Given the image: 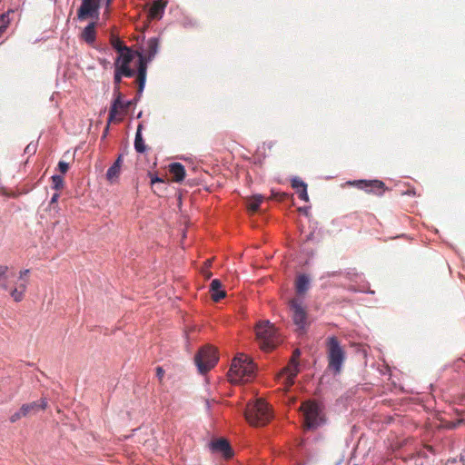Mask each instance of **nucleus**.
<instances>
[{
	"mask_svg": "<svg viewBox=\"0 0 465 465\" xmlns=\"http://www.w3.org/2000/svg\"><path fill=\"white\" fill-rule=\"evenodd\" d=\"M339 274H341V272H338V271L328 272H327V277H334V276H337Z\"/></svg>",
	"mask_w": 465,
	"mask_h": 465,
	"instance_id": "a18cd8bd",
	"label": "nucleus"
},
{
	"mask_svg": "<svg viewBox=\"0 0 465 465\" xmlns=\"http://www.w3.org/2000/svg\"><path fill=\"white\" fill-rule=\"evenodd\" d=\"M69 169V164L66 163V162H64V161H60L58 163V170L62 173H65Z\"/></svg>",
	"mask_w": 465,
	"mask_h": 465,
	"instance_id": "e433bc0d",
	"label": "nucleus"
},
{
	"mask_svg": "<svg viewBox=\"0 0 465 465\" xmlns=\"http://www.w3.org/2000/svg\"><path fill=\"white\" fill-rule=\"evenodd\" d=\"M8 278V267L5 265H0V288L5 291L9 289Z\"/></svg>",
	"mask_w": 465,
	"mask_h": 465,
	"instance_id": "393cba45",
	"label": "nucleus"
},
{
	"mask_svg": "<svg viewBox=\"0 0 465 465\" xmlns=\"http://www.w3.org/2000/svg\"><path fill=\"white\" fill-rule=\"evenodd\" d=\"M210 292L214 302H219L226 296L225 291L223 290L222 282L219 279H213L211 282Z\"/></svg>",
	"mask_w": 465,
	"mask_h": 465,
	"instance_id": "4468645a",
	"label": "nucleus"
},
{
	"mask_svg": "<svg viewBox=\"0 0 465 465\" xmlns=\"http://www.w3.org/2000/svg\"><path fill=\"white\" fill-rule=\"evenodd\" d=\"M304 421L308 430H316L325 423L322 407L315 401H308L303 405Z\"/></svg>",
	"mask_w": 465,
	"mask_h": 465,
	"instance_id": "423d86ee",
	"label": "nucleus"
},
{
	"mask_svg": "<svg viewBox=\"0 0 465 465\" xmlns=\"http://www.w3.org/2000/svg\"><path fill=\"white\" fill-rule=\"evenodd\" d=\"M255 371L253 361L241 354L233 359L228 375L232 383L246 382L254 377Z\"/></svg>",
	"mask_w": 465,
	"mask_h": 465,
	"instance_id": "f257e3e1",
	"label": "nucleus"
},
{
	"mask_svg": "<svg viewBox=\"0 0 465 465\" xmlns=\"http://www.w3.org/2000/svg\"><path fill=\"white\" fill-rule=\"evenodd\" d=\"M212 402H214V400H208V399L205 400V407L208 411H210V410H211Z\"/></svg>",
	"mask_w": 465,
	"mask_h": 465,
	"instance_id": "c03bdc74",
	"label": "nucleus"
},
{
	"mask_svg": "<svg viewBox=\"0 0 465 465\" xmlns=\"http://www.w3.org/2000/svg\"><path fill=\"white\" fill-rule=\"evenodd\" d=\"M29 273H30V270H28V269H25V270H23V271H20V272H19V279H20V280H23V281H24V282H25V283H26V281H25V278Z\"/></svg>",
	"mask_w": 465,
	"mask_h": 465,
	"instance_id": "58836bf2",
	"label": "nucleus"
},
{
	"mask_svg": "<svg viewBox=\"0 0 465 465\" xmlns=\"http://www.w3.org/2000/svg\"><path fill=\"white\" fill-rule=\"evenodd\" d=\"M147 62H148V59L145 58L143 54H140L139 60H138L137 71L135 72V74H137V77L146 78Z\"/></svg>",
	"mask_w": 465,
	"mask_h": 465,
	"instance_id": "b1692460",
	"label": "nucleus"
},
{
	"mask_svg": "<svg viewBox=\"0 0 465 465\" xmlns=\"http://www.w3.org/2000/svg\"><path fill=\"white\" fill-rule=\"evenodd\" d=\"M297 193L299 194V198L304 202L309 201V195L307 193V185L301 188V190L297 191Z\"/></svg>",
	"mask_w": 465,
	"mask_h": 465,
	"instance_id": "f704fd0d",
	"label": "nucleus"
},
{
	"mask_svg": "<svg viewBox=\"0 0 465 465\" xmlns=\"http://www.w3.org/2000/svg\"><path fill=\"white\" fill-rule=\"evenodd\" d=\"M290 309L293 323L299 331H304L307 326V312L305 309L295 299L290 302Z\"/></svg>",
	"mask_w": 465,
	"mask_h": 465,
	"instance_id": "1a4fd4ad",
	"label": "nucleus"
},
{
	"mask_svg": "<svg viewBox=\"0 0 465 465\" xmlns=\"http://www.w3.org/2000/svg\"><path fill=\"white\" fill-rule=\"evenodd\" d=\"M245 418L252 426H263L272 418V413L268 404L259 399L248 404Z\"/></svg>",
	"mask_w": 465,
	"mask_h": 465,
	"instance_id": "f03ea898",
	"label": "nucleus"
},
{
	"mask_svg": "<svg viewBox=\"0 0 465 465\" xmlns=\"http://www.w3.org/2000/svg\"><path fill=\"white\" fill-rule=\"evenodd\" d=\"M118 54L119 55L114 62V67L119 65H129L134 57V54L130 47Z\"/></svg>",
	"mask_w": 465,
	"mask_h": 465,
	"instance_id": "6ab92c4d",
	"label": "nucleus"
},
{
	"mask_svg": "<svg viewBox=\"0 0 465 465\" xmlns=\"http://www.w3.org/2000/svg\"><path fill=\"white\" fill-rule=\"evenodd\" d=\"M169 172L176 183H181L185 177L184 166L180 163H173L169 165Z\"/></svg>",
	"mask_w": 465,
	"mask_h": 465,
	"instance_id": "dca6fc26",
	"label": "nucleus"
},
{
	"mask_svg": "<svg viewBox=\"0 0 465 465\" xmlns=\"http://www.w3.org/2000/svg\"><path fill=\"white\" fill-rule=\"evenodd\" d=\"M95 25L96 23L90 22L82 31L81 37L87 44L92 45L94 43L96 39V32H95Z\"/></svg>",
	"mask_w": 465,
	"mask_h": 465,
	"instance_id": "f3484780",
	"label": "nucleus"
},
{
	"mask_svg": "<svg viewBox=\"0 0 465 465\" xmlns=\"http://www.w3.org/2000/svg\"><path fill=\"white\" fill-rule=\"evenodd\" d=\"M143 124H139L134 138V149L137 153H143L146 151V145L142 136Z\"/></svg>",
	"mask_w": 465,
	"mask_h": 465,
	"instance_id": "aec40b11",
	"label": "nucleus"
},
{
	"mask_svg": "<svg viewBox=\"0 0 465 465\" xmlns=\"http://www.w3.org/2000/svg\"><path fill=\"white\" fill-rule=\"evenodd\" d=\"M10 12L11 11H7L6 13L0 15V33H4L10 23Z\"/></svg>",
	"mask_w": 465,
	"mask_h": 465,
	"instance_id": "c85d7f7f",
	"label": "nucleus"
},
{
	"mask_svg": "<svg viewBox=\"0 0 465 465\" xmlns=\"http://www.w3.org/2000/svg\"><path fill=\"white\" fill-rule=\"evenodd\" d=\"M147 59L151 61L158 52L159 39L157 37H152L147 41Z\"/></svg>",
	"mask_w": 465,
	"mask_h": 465,
	"instance_id": "4be33fe9",
	"label": "nucleus"
},
{
	"mask_svg": "<svg viewBox=\"0 0 465 465\" xmlns=\"http://www.w3.org/2000/svg\"><path fill=\"white\" fill-rule=\"evenodd\" d=\"M218 361L217 352L211 346H204L194 356V362L200 373L204 374L215 366Z\"/></svg>",
	"mask_w": 465,
	"mask_h": 465,
	"instance_id": "0eeeda50",
	"label": "nucleus"
},
{
	"mask_svg": "<svg viewBox=\"0 0 465 465\" xmlns=\"http://www.w3.org/2000/svg\"><path fill=\"white\" fill-rule=\"evenodd\" d=\"M358 289H367L364 285L359 286Z\"/></svg>",
	"mask_w": 465,
	"mask_h": 465,
	"instance_id": "8fccbe9b",
	"label": "nucleus"
},
{
	"mask_svg": "<svg viewBox=\"0 0 465 465\" xmlns=\"http://www.w3.org/2000/svg\"><path fill=\"white\" fill-rule=\"evenodd\" d=\"M101 0H82L77 10V19L84 21L87 18L97 20L100 15Z\"/></svg>",
	"mask_w": 465,
	"mask_h": 465,
	"instance_id": "6e6552de",
	"label": "nucleus"
},
{
	"mask_svg": "<svg viewBox=\"0 0 465 465\" xmlns=\"http://www.w3.org/2000/svg\"><path fill=\"white\" fill-rule=\"evenodd\" d=\"M209 446L213 452H220L226 459H229L233 455V451L229 441L223 438L212 440Z\"/></svg>",
	"mask_w": 465,
	"mask_h": 465,
	"instance_id": "f8f14e48",
	"label": "nucleus"
},
{
	"mask_svg": "<svg viewBox=\"0 0 465 465\" xmlns=\"http://www.w3.org/2000/svg\"><path fill=\"white\" fill-rule=\"evenodd\" d=\"M121 167L117 166V164H112L107 172H106V179L110 183H114L115 180L118 179L120 175Z\"/></svg>",
	"mask_w": 465,
	"mask_h": 465,
	"instance_id": "a878e982",
	"label": "nucleus"
},
{
	"mask_svg": "<svg viewBox=\"0 0 465 465\" xmlns=\"http://www.w3.org/2000/svg\"><path fill=\"white\" fill-rule=\"evenodd\" d=\"M36 150H37V143L31 142L26 145L24 152L25 154H28L29 156H31L36 153Z\"/></svg>",
	"mask_w": 465,
	"mask_h": 465,
	"instance_id": "2f4dec72",
	"label": "nucleus"
},
{
	"mask_svg": "<svg viewBox=\"0 0 465 465\" xmlns=\"http://www.w3.org/2000/svg\"><path fill=\"white\" fill-rule=\"evenodd\" d=\"M112 122H109V119L107 120V124H106V127L104 128V132H103V134H102V137L101 139L102 140H105L107 134H108V132H109V127H110V124Z\"/></svg>",
	"mask_w": 465,
	"mask_h": 465,
	"instance_id": "ea45409f",
	"label": "nucleus"
},
{
	"mask_svg": "<svg viewBox=\"0 0 465 465\" xmlns=\"http://www.w3.org/2000/svg\"><path fill=\"white\" fill-rule=\"evenodd\" d=\"M163 183V180L157 175L151 176V183Z\"/></svg>",
	"mask_w": 465,
	"mask_h": 465,
	"instance_id": "a19ab883",
	"label": "nucleus"
},
{
	"mask_svg": "<svg viewBox=\"0 0 465 465\" xmlns=\"http://www.w3.org/2000/svg\"><path fill=\"white\" fill-rule=\"evenodd\" d=\"M166 3L163 0L153 1L150 10L149 15L152 19H161L163 15Z\"/></svg>",
	"mask_w": 465,
	"mask_h": 465,
	"instance_id": "2eb2a0df",
	"label": "nucleus"
},
{
	"mask_svg": "<svg viewBox=\"0 0 465 465\" xmlns=\"http://www.w3.org/2000/svg\"><path fill=\"white\" fill-rule=\"evenodd\" d=\"M26 416L25 414H22L21 413V408L15 411V413H13L11 416H10V421L11 422H16L17 420H19L22 417H25Z\"/></svg>",
	"mask_w": 465,
	"mask_h": 465,
	"instance_id": "c9c22d12",
	"label": "nucleus"
},
{
	"mask_svg": "<svg viewBox=\"0 0 465 465\" xmlns=\"http://www.w3.org/2000/svg\"><path fill=\"white\" fill-rule=\"evenodd\" d=\"M348 290L351 292H364V293H371V294L374 293V291H372L371 289H358V287L355 285L349 286Z\"/></svg>",
	"mask_w": 465,
	"mask_h": 465,
	"instance_id": "72a5a7b5",
	"label": "nucleus"
},
{
	"mask_svg": "<svg viewBox=\"0 0 465 465\" xmlns=\"http://www.w3.org/2000/svg\"><path fill=\"white\" fill-rule=\"evenodd\" d=\"M52 183H53V185H52L53 189H54L56 191L60 190L64 186L63 176H61L59 174H54L52 176Z\"/></svg>",
	"mask_w": 465,
	"mask_h": 465,
	"instance_id": "c756f323",
	"label": "nucleus"
},
{
	"mask_svg": "<svg viewBox=\"0 0 465 465\" xmlns=\"http://www.w3.org/2000/svg\"><path fill=\"white\" fill-rule=\"evenodd\" d=\"M256 337L264 351H271L277 345L279 338L273 324L269 321L260 322L256 325Z\"/></svg>",
	"mask_w": 465,
	"mask_h": 465,
	"instance_id": "7ed1b4c3",
	"label": "nucleus"
},
{
	"mask_svg": "<svg viewBox=\"0 0 465 465\" xmlns=\"http://www.w3.org/2000/svg\"><path fill=\"white\" fill-rule=\"evenodd\" d=\"M299 355H300V351L296 350L295 352H294L293 357L296 359V357H298Z\"/></svg>",
	"mask_w": 465,
	"mask_h": 465,
	"instance_id": "49530a36",
	"label": "nucleus"
},
{
	"mask_svg": "<svg viewBox=\"0 0 465 465\" xmlns=\"http://www.w3.org/2000/svg\"><path fill=\"white\" fill-rule=\"evenodd\" d=\"M138 88L137 94L134 98L131 100L124 101L123 94L118 92V95L112 102L110 110H109V122H113L115 119L118 109L127 110L130 106L135 105L141 99L142 94L145 87L146 78L138 77Z\"/></svg>",
	"mask_w": 465,
	"mask_h": 465,
	"instance_id": "39448f33",
	"label": "nucleus"
},
{
	"mask_svg": "<svg viewBox=\"0 0 465 465\" xmlns=\"http://www.w3.org/2000/svg\"><path fill=\"white\" fill-rule=\"evenodd\" d=\"M163 375H164V370L163 369V367L158 366V367L156 368V376H157V378H158V380H159L160 381H162V379H163Z\"/></svg>",
	"mask_w": 465,
	"mask_h": 465,
	"instance_id": "4c0bfd02",
	"label": "nucleus"
},
{
	"mask_svg": "<svg viewBox=\"0 0 465 465\" xmlns=\"http://www.w3.org/2000/svg\"><path fill=\"white\" fill-rule=\"evenodd\" d=\"M327 346L328 368L331 370L334 374H339L345 360V351L335 336L328 338Z\"/></svg>",
	"mask_w": 465,
	"mask_h": 465,
	"instance_id": "20e7f679",
	"label": "nucleus"
},
{
	"mask_svg": "<svg viewBox=\"0 0 465 465\" xmlns=\"http://www.w3.org/2000/svg\"><path fill=\"white\" fill-rule=\"evenodd\" d=\"M311 286V278L307 274H299L296 278L295 289L298 294L305 293Z\"/></svg>",
	"mask_w": 465,
	"mask_h": 465,
	"instance_id": "a211bd4d",
	"label": "nucleus"
},
{
	"mask_svg": "<svg viewBox=\"0 0 465 465\" xmlns=\"http://www.w3.org/2000/svg\"><path fill=\"white\" fill-rule=\"evenodd\" d=\"M119 71V73L122 74V76L124 77H134L135 75V71L130 68L129 65H119L114 67Z\"/></svg>",
	"mask_w": 465,
	"mask_h": 465,
	"instance_id": "cd10ccee",
	"label": "nucleus"
},
{
	"mask_svg": "<svg viewBox=\"0 0 465 465\" xmlns=\"http://www.w3.org/2000/svg\"><path fill=\"white\" fill-rule=\"evenodd\" d=\"M299 371V362L294 357H292L282 372L286 386H292L294 383V380Z\"/></svg>",
	"mask_w": 465,
	"mask_h": 465,
	"instance_id": "9b49d317",
	"label": "nucleus"
},
{
	"mask_svg": "<svg viewBox=\"0 0 465 465\" xmlns=\"http://www.w3.org/2000/svg\"><path fill=\"white\" fill-rule=\"evenodd\" d=\"M307 184L301 180L299 177H293L292 179V188L296 189L297 191L301 190V188L306 186Z\"/></svg>",
	"mask_w": 465,
	"mask_h": 465,
	"instance_id": "473e14b6",
	"label": "nucleus"
},
{
	"mask_svg": "<svg viewBox=\"0 0 465 465\" xmlns=\"http://www.w3.org/2000/svg\"><path fill=\"white\" fill-rule=\"evenodd\" d=\"M349 183L366 193L379 196L382 195L385 191V183L380 180H354Z\"/></svg>",
	"mask_w": 465,
	"mask_h": 465,
	"instance_id": "9d476101",
	"label": "nucleus"
},
{
	"mask_svg": "<svg viewBox=\"0 0 465 465\" xmlns=\"http://www.w3.org/2000/svg\"><path fill=\"white\" fill-rule=\"evenodd\" d=\"M47 406V401L45 399H41L40 401H33L30 403L23 404L21 406V413L22 414H29V413H36L39 411L45 410Z\"/></svg>",
	"mask_w": 465,
	"mask_h": 465,
	"instance_id": "ddd939ff",
	"label": "nucleus"
},
{
	"mask_svg": "<svg viewBox=\"0 0 465 465\" xmlns=\"http://www.w3.org/2000/svg\"><path fill=\"white\" fill-rule=\"evenodd\" d=\"M122 74L119 73V71L117 69L114 68V95L115 97L118 95V92L119 91V84H121L122 82Z\"/></svg>",
	"mask_w": 465,
	"mask_h": 465,
	"instance_id": "7c9ffc66",
	"label": "nucleus"
},
{
	"mask_svg": "<svg viewBox=\"0 0 465 465\" xmlns=\"http://www.w3.org/2000/svg\"><path fill=\"white\" fill-rule=\"evenodd\" d=\"M123 157H124V154L120 153L118 155V157L116 158V160L114 161V164H117V166L121 167L122 163H123Z\"/></svg>",
	"mask_w": 465,
	"mask_h": 465,
	"instance_id": "79ce46f5",
	"label": "nucleus"
},
{
	"mask_svg": "<svg viewBox=\"0 0 465 465\" xmlns=\"http://www.w3.org/2000/svg\"><path fill=\"white\" fill-rule=\"evenodd\" d=\"M25 290H26V283L25 282H21L18 285V287L14 288L10 292V295H11V297L13 298V300L15 302H21L24 299Z\"/></svg>",
	"mask_w": 465,
	"mask_h": 465,
	"instance_id": "5701e85b",
	"label": "nucleus"
},
{
	"mask_svg": "<svg viewBox=\"0 0 465 465\" xmlns=\"http://www.w3.org/2000/svg\"><path fill=\"white\" fill-rule=\"evenodd\" d=\"M113 0H106L105 5L108 7Z\"/></svg>",
	"mask_w": 465,
	"mask_h": 465,
	"instance_id": "de8ad7c7",
	"label": "nucleus"
},
{
	"mask_svg": "<svg viewBox=\"0 0 465 465\" xmlns=\"http://www.w3.org/2000/svg\"><path fill=\"white\" fill-rule=\"evenodd\" d=\"M58 198H59V193H54L52 195V197H51L50 204H53V203H56V202H57V200H58Z\"/></svg>",
	"mask_w": 465,
	"mask_h": 465,
	"instance_id": "37998d69",
	"label": "nucleus"
},
{
	"mask_svg": "<svg viewBox=\"0 0 465 465\" xmlns=\"http://www.w3.org/2000/svg\"><path fill=\"white\" fill-rule=\"evenodd\" d=\"M142 114H143V112H140V113L137 114V118H141V117H142Z\"/></svg>",
	"mask_w": 465,
	"mask_h": 465,
	"instance_id": "09e8293b",
	"label": "nucleus"
},
{
	"mask_svg": "<svg viewBox=\"0 0 465 465\" xmlns=\"http://www.w3.org/2000/svg\"><path fill=\"white\" fill-rule=\"evenodd\" d=\"M264 197L262 194H253L247 200V207L249 211L255 213L259 210Z\"/></svg>",
	"mask_w": 465,
	"mask_h": 465,
	"instance_id": "412c9836",
	"label": "nucleus"
},
{
	"mask_svg": "<svg viewBox=\"0 0 465 465\" xmlns=\"http://www.w3.org/2000/svg\"><path fill=\"white\" fill-rule=\"evenodd\" d=\"M111 45L117 53L123 52L124 49L129 48L119 37L115 35H112Z\"/></svg>",
	"mask_w": 465,
	"mask_h": 465,
	"instance_id": "bb28decb",
	"label": "nucleus"
}]
</instances>
